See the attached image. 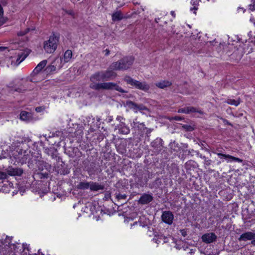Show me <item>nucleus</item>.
<instances>
[{
    "label": "nucleus",
    "mask_w": 255,
    "mask_h": 255,
    "mask_svg": "<svg viewBox=\"0 0 255 255\" xmlns=\"http://www.w3.org/2000/svg\"><path fill=\"white\" fill-rule=\"evenodd\" d=\"M202 241L206 244L214 242L217 239V236L214 233H206L202 236Z\"/></svg>",
    "instance_id": "nucleus-12"
},
{
    "label": "nucleus",
    "mask_w": 255,
    "mask_h": 255,
    "mask_svg": "<svg viewBox=\"0 0 255 255\" xmlns=\"http://www.w3.org/2000/svg\"><path fill=\"white\" fill-rule=\"evenodd\" d=\"M7 49V48L6 47L0 46V51H3Z\"/></svg>",
    "instance_id": "nucleus-52"
},
{
    "label": "nucleus",
    "mask_w": 255,
    "mask_h": 255,
    "mask_svg": "<svg viewBox=\"0 0 255 255\" xmlns=\"http://www.w3.org/2000/svg\"><path fill=\"white\" fill-rule=\"evenodd\" d=\"M152 128H148L146 130V134L148 136V135L152 131Z\"/></svg>",
    "instance_id": "nucleus-47"
},
{
    "label": "nucleus",
    "mask_w": 255,
    "mask_h": 255,
    "mask_svg": "<svg viewBox=\"0 0 255 255\" xmlns=\"http://www.w3.org/2000/svg\"><path fill=\"white\" fill-rule=\"evenodd\" d=\"M23 246V250H29V247L26 245V244H23L22 245Z\"/></svg>",
    "instance_id": "nucleus-49"
},
{
    "label": "nucleus",
    "mask_w": 255,
    "mask_h": 255,
    "mask_svg": "<svg viewBox=\"0 0 255 255\" xmlns=\"http://www.w3.org/2000/svg\"><path fill=\"white\" fill-rule=\"evenodd\" d=\"M250 21L252 22H253L254 24V25H255V19L254 18H251Z\"/></svg>",
    "instance_id": "nucleus-54"
},
{
    "label": "nucleus",
    "mask_w": 255,
    "mask_h": 255,
    "mask_svg": "<svg viewBox=\"0 0 255 255\" xmlns=\"http://www.w3.org/2000/svg\"><path fill=\"white\" fill-rule=\"evenodd\" d=\"M90 80L91 83L89 87L92 89L97 91L100 90H115L122 93H127L126 91L123 89L117 83L113 82L97 83V82L98 81H104L101 71L96 72L92 74L90 78Z\"/></svg>",
    "instance_id": "nucleus-1"
},
{
    "label": "nucleus",
    "mask_w": 255,
    "mask_h": 255,
    "mask_svg": "<svg viewBox=\"0 0 255 255\" xmlns=\"http://www.w3.org/2000/svg\"><path fill=\"white\" fill-rule=\"evenodd\" d=\"M137 222H135L134 224H133V225H135V224H137Z\"/></svg>",
    "instance_id": "nucleus-62"
},
{
    "label": "nucleus",
    "mask_w": 255,
    "mask_h": 255,
    "mask_svg": "<svg viewBox=\"0 0 255 255\" xmlns=\"http://www.w3.org/2000/svg\"><path fill=\"white\" fill-rule=\"evenodd\" d=\"M66 12L67 14L71 15L72 16H74V12L72 10H67V11H66Z\"/></svg>",
    "instance_id": "nucleus-48"
},
{
    "label": "nucleus",
    "mask_w": 255,
    "mask_h": 255,
    "mask_svg": "<svg viewBox=\"0 0 255 255\" xmlns=\"http://www.w3.org/2000/svg\"><path fill=\"white\" fill-rule=\"evenodd\" d=\"M137 89L144 92H147L150 89V86L145 82H141L138 81Z\"/></svg>",
    "instance_id": "nucleus-20"
},
{
    "label": "nucleus",
    "mask_w": 255,
    "mask_h": 255,
    "mask_svg": "<svg viewBox=\"0 0 255 255\" xmlns=\"http://www.w3.org/2000/svg\"><path fill=\"white\" fill-rule=\"evenodd\" d=\"M249 8L252 11H255V0L252 1V3L249 5Z\"/></svg>",
    "instance_id": "nucleus-38"
},
{
    "label": "nucleus",
    "mask_w": 255,
    "mask_h": 255,
    "mask_svg": "<svg viewBox=\"0 0 255 255\" xmlns=\"http://www.w3.org/2000/svg\"><path fill=\"white\" fill-rule=\"evenodd\" d=\"M38 168L39 170H43V167L47 168V167L49 166V165L46 163V162H44L43 161H40L38 160L37 162V164Z\"/></svg>",
    "instance_id": "nucleus-29"
},
{
    "label": "nucleus",
    "mask_w": 255,
    "mask_h": 255,
    "mask_svg": "<svg viewBox=\"0 0 255 255\" xmlns=\"http://www.w3.org/2000/svg\"><path fill=\"white\" fill-rule=\"evenodd\" d=\"M152 241L157 244H159L161 243L164 244L168 243L169 241L167 237L162 235H158L157 236H155L153 238Z\"/></svg>",
    "instance_id": "nucleus-16"
},
{
    "label": "nucleus",
    "mask_w": 255,
    "mask_h": 255,
    "mask_svg": "<svg viewBox=\"0 0 255 255\" xmlns=\"http://www.w3.org/2000/svg\"><path fill=\"white\" fill-rule=\"evenodd\" d=\"M127 105L129 109L132 110L135 113L137 112L138 104L136 103L131 101H128L127 102Z\"/></svg>",
    "instance_id": "nucleus-27"
},
{
    "label": "nucleus",
    "mask_w": 255,
    "mask_h": 255,
    "mask_svg": "<svg viewBox=\"0 0 255 255\" xmlns=\"http://www.w3.org/2000/svg\"><path fill=\"white\" fill-rule=\"evenodd\" d=\"M161 220L165 224L171 225L173 223L174 215L170 211H165L162 212Z\"/></svg>",
    "instance_id": "nucleus-9"
},
{
    "label": "nucleus",
    "mask_w": 255,
    "mask_h": 255,
    "mask_svg": "<svg viewBox=\"0 0 255 255\" xmlns=\"http://www.w3.org/2000/svg\"><path fill=\"white\" fill-rule=\"evenodd\" d=\"M112 20L114 21H119L124 18L123 14L120 11H116L112 14Z\"/></svg>",
    "instance_id": "nucleus-23"
},
{
    "label": "nucleus",
    "mask_w": 255,
    "mask_h": 255,
    "mask_svg": "<svg viewBox=\"0 0 255 255\" xmlns=\"http://www.w3.org/2000/svg\"><path fill=\"white\" fill-rule=\"evenodd\" d=\"M72 56V52L70 50H66L63 55V61L65 63L68 62Z\"/></svg>",
    "instance_id": "nucleus-22"
},
{
    "label": "nucleus",
    "mask_w": 255,
    "mask_h": 255,
    "mask_svg": "<svg viewBox=\"0 0 255 255\" xmlns=\"http://www.w3.org/2000/svg\"><path fill=\"white\" fill-rule=\"evenodd\" d=\"M57 162L61 163V164H60V166L55 165L54 166L55 171L57 172L58 174H60L61 175H66L70 173L69 170L65 167V164L62 161L60 157H58Z\"/></svg>",
    "instance_id": "nucleus-8"
},
{
    "label": "nucleus",
    "mask_w": 255,
    "mask_h": 255,
    "mask_svg": "<svg viewBox=\"0 0 255 255\" xmlns=\"http://www.w3.org/2000/svg\"><path fill=\"white\" fill-rule=\"evenodd\" d=\"M147 110V108L143 104H138L137 111H146Z\"/></svg>",
    "instance_id": "nucleus-36"
},
{
    "label": "nucleus",
    "mask_w": 255,
    "mask_h": 255,
    "mask_svg": "<svg viewBox=\"0 0 255 255\" xmlns=\"http://www.w3.org/2000/svg\"><path fill=\"white\" fill-rule=\"evenodd\" d=\"M8 175L6 172L0 171V183H3V181L7 179Z\"/></svg>",
    "instance_id": "nucleus-30"
},
{
    "label": "nucleus",
    "mask_w": 255,
    "mask_h": 255,
    "mask_svg": "<svg viewBox=\"0 0 255 255\" xmlns=\"http://www.w3.org/2000/svg\"><path fill=\"white\" fill-rule=\"evenodd\" d=\"M124 81L126 82L128 84H129L137 89L138 81L134 80L128 76H126L124 78Z\"/></svg>",
    "instance_id": "nucleus-18"
},
{
    "label": "nucleus",
    "mask_w": 255,
    "mask_h": 255,
    "mask_svg": "<svg viewBox=\"0 0 255 255\" xmlns=\"http://www.w3.org/2000/svg\"><path fill=\"white\" fill-rule=\"evenodd\" d=\"M188 162H187V163H186V165L187 166V165H188Z\"/></svg>",
    "instance_id": "nucleus-63"
},
{
    "label": "nucleus",
    "mask_w": 255,
    "mask_h": 255,
    "mask_svg": "<svg viewBox=\"0 0 255 255\" xmlns=\"http://www.w3.org/2000/svg\"><path fill=\"white\" fill-rule=\"evenodd\" d=\"M182 127L187 131H191L194 130L193 127L190 125H185Z\"/></svg>",
    "instance_id": "nucleus-37"
},
{
    "label": "nucleus",
    "mask_w": 255,
    "mask_h": 255,
    "mask_svg": "<svg viewBox=\"0 0 255 255\" xmlns=\"http://www.w3.org/2000/svg\"><path fill=\"white\" fill-rule=\"evenodd\" d=\"M47 62L46 60H44L41 61L35 68L32 73L31 82H37L40 80L39 78L43 75V73L41 71L46 66Z\"/></svg>",
    "instance_id": "nucleus-5"
},
{
    "label": "nucleus",
    "mask_w": 255,
    "mask_h": 255,
    "mask_svg": "<svg viewBox=\"0 0 255 255\" xmlns=\"http://www.w3.org/2000/svg\"><path fill=\"white\" fill-rule=\"evenodd\" d=\"M36 111L39 112H40V107H37L35 109Z\"/></svg>",
    "instance_id": "nucleus-60"
},
{
    "label": "nucleus",
    "mask_w": 255,
    "mask_h": 255,
    "mask_svg": "<svg viewBox=\"0 0 255 255\" xmlns=\"http://www.w3.org/2000/svg\"><path fill=\"white\" fill-rule=\"evenodd\" d=\"M255 238V233L252 232H247L242 234L238 238L240 242L252 241Z\"/></svg>",
    "instance_id": "nucleus-13"
},
{
    "label": "nucleus",
    "mask_w": 255,
    "mask_h": 255,
    "mask_svg": "<svg viewBox=\"0 0 255 255\" xmlns=\"http://www.w3.org/2000/svg\"><path fill=\"white\" fill-rule=\"evenodd\" d=\"M114 69L111 68V65L107 70L101 71L104 81L111 80L117 76Z\"/></svg>",
    "instance_id": "nucleus-7"
},
{
    "label": "nucleus",
    "mask_w": 255,
    "mask_h": 255,
    "mask_svg": "<svg viewBox=\"0 0 255 255\" xmlns=\"http://www.w3.org/2000/svg\"><path fill=\"white\" fill-rule=\"evenodd\" d=\"M191 4L194 5V7H191L190 8V10L192 11L193 10H194V13L195 14L196 13V10L197 9V7H196V5H198V1L197 0H192L191 1Z\"/></svg>",
    "instance_id": "nucleus-34"
},
{
    "label": "nucleus",
    "mask_w": 255,
    "mask_h": 255,
    "mask_svg": "<svg viewBox=\"0 0 255 255\" xmlns=\"http://www.w3.org/2000/svg\"><path fill=\"white\" fill-rule=\"evenodd\" d=\"M156 86L159 88L164 89L167 87L170 86L171 83L168 81H163L156 83Z\"/></svg>",
    "instance_id": "nucleus-26"
},
{
    "label": "nucleus",
    "mask_w": 255,
    "mask_h": 255,
    "mask_svg": "<svg viewBox=\"0 0 255 255\" xmlns=\"http://www.w3.org/2000/svg\"><path fill=\"white\" fill-rule=\"evenodd\" d=\"M174 119L176 121H181L182 120V119L179 117V116H175L174 118Z\"/></svg>",
    "instance_id": "nucleus-51"
},
{
    "label": "nucleus",
    "mask_w": 255,
    "mask_h": 255,
    "mask_svg": "<svg viewBox=\"0 0 255 255\" xmlns=\"http://www.w3.org/2000/svg\"><path fill=\"white\" fill-rule=\"evenodd\" d=\"M105 55L108 56L110 53V50L108 49H106L105 50Z\"/></svg>",
    "instance_id": "nucleus-53"
},
{
    "label": "nucleus",
    "mask_w": 255,
    "mask_h": 255,
    "mask_svg": "<svg viewBox=\"0 0 255 255\" xmlns=\"http://www.w3.org/2000/svg\"><path fill=\"white\" fill-rule=\"evenodd\" d=\"M227 103L228 104L231 105H234L235 106H238L240 103V102L239 100H236L234 99H228L227 101Z\"/></svg>",
    "instance_id": "nucleus-31"
},
{
    "label": "nucleus",
    "mask_w": 255,
    "mask_h": 255,
    "mask_svg": "<svg viewBox=\"0 0 255 255\" xmlns=\"http://www.w3.org/2000/svg\"><path fill=\"white\" fill-rule=\"evenodd\" d=\"M127 142L126 141H122L120 144L117 146L118 151L121 154H124L126 152Z\"/></svg>",
    "instance_id": "nucleus-21"
},
{
    "label": "nucleus",
    "mask_w": 255,
    "mask_h": 255,
    "mask_svg": "<svg viewBox=\"0 0 255 255\" xmlns=\"http://www.w3.org/2000/svg\"><path fill=\"white\" fill-rule=\"evenodd\" d=\"M113 120V116H108L106 119V121L108 123H111Z\"/></svg>",
    "instance_id": "nucleus-46"
},
{
    "label": "nucleus",
    "mask_w": 255,
    "mask_h": 255,
    "mask_svg": "<svg viewBox=\"0 0 255 255\" xmlns=\"http://www.w3.org/2000/svg\"><path fill=\"white\" fill-rule=\"evenodd\" d=\"M56 151H55L54 150H52V152L50 153V154L49 155H51V157L52 158H55L57 157V154L55 153Z\"/></svg>",
    "instance_id": "nucleus-44"
},
{
    "label": "nucleus",
    "mask_w": 255,
    "mask_h": 255,
    "mask_svg": "<svg viewBox=\"0 0 255 255\" xmlns=\"http://www.w3.org/2000/svg\"><path fill=\"white\" fill-rule=\"evenodd\" d=\"M20 118L22 121L28 122L32 120V116L30 113L22 111L20 114Z\"/></svg>",
    "instance_id": "nucleus-19"
},
{
    "label": "nucleus",
    "mask_w": 255,
    "mask_h": 255,
    "mask_svg": "<svg viewBox=\"0 0 255 255\" xmlns=\"http://www.w3.org/2000/svg\"><path fill=\"white\" fill-rule=\"evenodd\" d=\"M7 175L14 176H21L23 173V170L21 168H14L12 166H9L6 170Z\"/></svg>",
    "instance_id": "nucleus-10"
},
{
    "label": "nucleus",
    "mask_w": 255,
    "mask_h": 255,
    "mask_svg": "<svg viewBox=\"0 0 255 255\" xmlns=\"http://www.w3.org/2000/svg\"><path fill=\"white\" fill-rule=\"evenodd\" d=\"M25 90V89H22V88H18L17 89H15V91L17 92H22Z\"/></svg>",
    "instance_id": "nucleus-50"
},
{
    "label": "nucleus",
    "mask_w": 255,
    "mask_h": 255,
    "mask_svg": "<svg viewBox=\"0 0 255 255\" xmlns=\"http://www.w3.org/2000/svg\"><path fill=\"white\" fill-rule=\"evenodd\" d=\"M59 37L55 33H52L48 40L43 43V49L47 53H53L57 49Z\"/></svg>",
    "instance_id": "nucleus-3"
},
{
    "label": "nucleus",
    "mask_w": 255,
    "mask_h": 255,
    "mask_svg": "<svg viewBox=\"0 0 255 255\" xmlns=\"http://www.w3.org/2000/svg\"><path fill=\"white\" fill-rule=\"evenodd\" d=\"M30 50L28 49L16 51L15 54H16L17 57L16 58L11 57V64H13L14 65H18L19 64L26 58L30 53Z\"/></svg>",
    "instance_id": "nucleus-6"
},
{
    "label": "nucleus",
    "mask_w": 255,
    "mask_h": 255,
    "mask_svg": "<svg viewBox=\"0 0 255 255\" xmlns=\"http://www.w3.org/2000/svg\"><path fill=\"white\" fill-rule=\"evenodd\" d=\"M197 155L199 157L204 160V165L206 168H207L208 166L211 164L212 161L209 158L206 157L205 156L203 155L202 154L198 153Z\"/></svg>",
    "instance_id": "nucleus-24"
},
{
    "label": "nucleus",
    "mask_w": 255,
    "mask_h": 255,
    "mask_svg": "<svg viewBox=\"0 0 255 255\" xmlns=\"http://www.w3.org/2000/svg\"><path fill=\"white\" fill-rule=\"evenodd\" d=\"M30 29L29 28H27L24 30H21L17 33V35L18 36H24L30 31Z\"/></svg>",
    "instance_id": "nucleus-33"
},
{
    "label": "nucleus",
    "mask_w": 255,
    "mask_h": 255,
    "mask_svg": "<svg viewBox=\"0 0 255 255\" xmlns=\"http://www.w3.org/2000/svg\"><path fill=\"white\" fill-rule=\"evenodd\" d=\"M116 120L119 124L114 125L115 130H118V133L120 134H128L130 132L129 127L125 123V119L121 116H118Z\"/></svg>",
    "instance_id": "nucleus-4"
},
{
    "label": "nucleus",
    "mask_w": 255,
    "mask_h": 255,
    "mask_svg": "<svg viewBox=\"0 0 255 255\" xmlns=\"http://www.w3.org/2000/svg\"><path fill=\"white\" fill-rule=\"evenodd\" d=\"M213 153L216 154L218 156H219L221 158H229L230 159V157H231V155L229 154H223L220 152H217L216 151H213Z\"/></svg>",
    "instance_id": "nucleus-32"
},
{
    "label": "nucleus",
    "mask_w": 255,
    "mask_h": 255,
    "mask_svg": "<svg viewBox=\"0 0 255 255\" xmlns=\"http://www.w3.org/2000/svg\"><path fill=\"white\" fill-rule=\"evenodd\" d=\"M8 246L10 248V252H14V253L16 252V250L17 249V246L15 244H10V245H8Z\"/></svg>",
    "instance_id": "nucleus-35"
},
{
    "label": "nucleus",
    "mask_w": 255,
    "mask_h": 255,
    "mask_svg": "<svg viewBox=\"0 0 255 255\" xmlns=\"http://www.w3.org/2000/svg\"><path fill=\"white\" fill-rule=\"evenodd\" d=\"M134 58L132 56H127L122 59L113 62L111 64V68L117 70H126L132 64Z\"/></svg>",
    "instance_id": "nucleus-2"
},
{
    "label": "nucleus",
    "mask_w": 255,
    "mask_h": 255,
    "mask_svg": "<svg viewBox=\"0 0 255 255\" xmlns=\"http://www.w3.org/2000/svg\"><path fill=\"white\" fill-rule=\"evenodd\" d=\"M3 8L0 4V19H1L3 17Z\"/></svg>",
    "instance_id": "nucleus-45"
},
{
    "label": "nucleus",
    "mask_w": 255,
    "mask_h": 255,
    "mask_svg": "<svg viewBox=\"0 0 255 255\" xmlns=\"http://www.w3.org/2000/svg\"><path fill=\"white\" fill-rule=\"evenodd\" d=\"M12 239V237H9V236H6L5 240H4V243L6 244L7 243L8 245H6V246L10 245L11 241Z\"/></svg>",
    "instance_id": "nucleus-40"
},
{
    "label": "nucleus",
    "mask_w": 255,
    "mask_h": 255,
    "mask_svg": "<svg viewBox=\"0 0 255 255\" xmlns=\"http://www.w3.org/2000/svg\"><path fill=\"white\" fill-rule=\"evenodd\" d=\"M116 197L119 200L126 199L127 198V195L126 194H118L116 195Z\"/></svg>",
    "instance_id": "nucleus-41"
},
{
    "label": "nucleus",
    "mask_w": 255,
    "mask_h": 255,
    "mask_svg": "<svg viewBox=\"0 0 255 255\" xmlns=\"http://www.w3.org/2000/svg\"><path fill=\"white\" fill-rule=\"evenodd\" d=\"M54 67L55 66L51 63L50 65L46 67V68L44 70V71H45L46 73L47 74H50L53 72L57 70V68H56V67Z\"/></svg>",
    "instance_id": "nucleus-28"
},
{
    "label": "nucleus",
    "mask_w": 255,
    "mask_h": 255,
    "mask_svg": "<svg viewBox=\"0 0 255 255\" xmlns=\"http://www.w3.org/2000/svg\"><path fill=\"white\" fill-rule=\"evenodd\" d=\"M153 200V197L151 195L144 193L138 201L139 204L142 205L147 204Z\"/></svg>",
    "instance_id": "nucleus-14"
},
{
    "label": "nucleus",
    "mask_w": 255,
    "mask_h": 255,
    "mask_svg": "<svg viewBox=\"0 0 255 255\" xmlns=\"http://www.w3.org/2000/svg\"><path fill=\"white\" fill-rule=\"evenodd\" d=\"M77 187L80 190L88 189L90 188V182H80L77 185Z\"/></svg>",
    "instance_id": "nucleus-25"
},
{
    "label": "nucleus",
    "mask_w": 255,
    "mask_h": 255,
    "mask_svg": "<svg viewBox=\"0 0 255 255\" xmlns=\"http://www.w3.org/2000/svg\"><path fill=\"white\" fill-rule=\"evenodd\" d=\"M51 63L57 70L60 69L64 64L62 57H56Z\"/></svg>",
    "instance_id": "nucleus-17"
},
{
    "label": "nucleus",
    "mask_w": 255,
    "mask_h": 255,
    "mask_svg": "<svg viewBox=\"0 0 255 255\" xmlns=\"http://www.w3.org/2000/svg\"><path fill=\"white\" fill-rule=\"evenodd\" d=\"M4 21H3L1 20V19H0V26H1L2 24H3L4 23Z\"/></svg>",
    "instance_id": "nucleus-59"
},
{
    "label": "nucleus",
    "mask_w": 255,
    "mask_h": 255,
    "mask_svg": "<svg viewBox=\"0 0 255 255\" xmlns=\"http://www.w3.org/2000/svg\"><path fill=\"white\" fill-rule=\"evenodd\" d=\"M171 14L174 17H175V12L173 11H171Z\"/></svg>",
    "instance_id": "nucleus-58"
},
{
    "label": "nucleus",
    "mask_w": 255,
    "mask_h": 255,
    "mask_svg": "<svg viewBox=\"0 0 255 255\" xmlns=\"http://www.w3.org/2000/svg\"><path fill=\"white\" fill-rule=\"evenodd\" d=\"M52 150H54L55 151H57V150L54 148H47L45 149V152L47 154L49 155L50 153L52 152Z\"/></svg>",
    "instance_id": "nucleus-39"
},
{
    "label": "nucleus",
    "mask_w": 255,
    "mask_h": 255,
    "mask_svg": "<svg viewBox=\"0 0 255 255\" xmlns=\"http://www.w3.org/2000/svg\"><path fill=\"white\" fill-rule=\"evenodd\" d=\"M203 142H204V141L200 142V143H199V144L202 147V148H205V147Z\"/></svg>",
    "instance_id": "nucleus-56"
},
{
    "label": "nucleus",
    "mask_w": 255,
    "mask_h": 255,
    "mask_svg": "<svg viewBox=\"0 0 255 255\" xmlns=\"http://www.w3.org/2000/svg\"><path fill=\"white\" fill-rule=\"evenodd\" d=\"M224 123L225 124H227V125H231V124L226 120H224Z\"/></svg>",
    "instance_id": "nucleus-55"
},
{
    "label": "nucleus",
    "mask_w": 255,
    "mask_h": 255,
    "mask_svg": "<svg viewBox=\"0 0 255 255\" xmlns=\"http://www.w3.org/2000/svg\"><path fill=\"white\" fill-rule=\"evenodd\" d=\"M104 185H101L97 182H90V189L93 191H98L104 189Z\"/></svg>",
    "instance_id": "nucleus-15"
},
{
    "label": "nucleus",
    "mask_w": 255,
    "mask_h": 255,
    "mask_svg": "<svg viewBox=\"0 0 255 255\" xmlns=\"http://www.w3.org/2000/svg\"><path fill=\"white\" fill-rule=\"evenodd\" d=\"M178 112L186 114H189L192 113H198L201 114H203V112L193 107H185L180 108L178 109Z\"/></svg>",
    "instance_id": "nucleus-11"
},
{
    "label": "nucleus",
    "mask_w": 255,
    "mask_h": 255,
    "mask_svg": "<svg viewBox=\"0 0 255 255\" xmlns=\"http://www.w3.org/2000/svg\"><path fill=\"white\" fill-rule=\"evenodd\" d=\"M241 9H242V10H243V9L242 8H238V10H239H239H241Z\"/></svg>",
    "instance_id": "nucleus-61"
},
{
    "label": "nucleus",
    "mask_w": 255,
    "mask_h": 255,
    "mask_svg": "<svg viewBox=\"0 0 255 255\" xmlns=\"http://www.w3.org/2000/svg\"><path fill=\"white\" fill-rule=\"evenodd\" d=\"M180 232L182 236L186 237L187 235V231L186 229H182L180 230Z\"/></svg>",
    "instance_id": "nucleus-43"
},
{
    "label": "nucleus",
    "mask_w": 255,
    "mask_h": 255,
    "mask_svg": "<svg viewBox=\"0 0 255 255\" xmlns=\"http://www.w3.org/2000/svg\"><path fill=\"white\" fill-rule=\"evenodd\" d=\"M195 250L191 249L190 250V252H189L190 255H192V254L194 253Z\"/></svg>",
    "instance_id": "nucleus-57"
},
{
    "label": "nucleus",
    "mask_w": 255,
    "mask_h": 255,
    "mask_svg": "<svg viewBox=\"0 0 255 255\" xmlns=\"http://www.w3.org/2000/svg\"><path fill=\"white\" fill-rule=\"evenodd\" d=\"M230 159H232L233 161L238 162H243L242 159H241L239 158H238V157L233 156L232 155H231V157H230Z\"/></svg>",
    "instance_id": "nucleus-42"
}]
</instances>
